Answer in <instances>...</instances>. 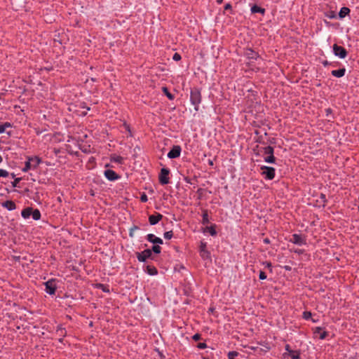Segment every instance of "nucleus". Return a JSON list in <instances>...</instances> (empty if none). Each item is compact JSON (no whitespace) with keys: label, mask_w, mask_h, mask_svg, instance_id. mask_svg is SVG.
I'll return each instance as SVG.
<instances>
[{"label":"nucleus","mask_w":359,"mask_h":359,"mask_svg":"<svg viewBox=\"0 0 359 359\" xmlns=\"http://www.w3.org/2000/svg\"><path fill=\"white\" fill-rule=\"evenodd\" d=\"M25 166L22 168V172H27L32 169L35 170L42 163V160L38 156H27Z\"/></svg>","instance_id":"1"},{"label":"nucleus","mask_w":359,"mask_h":359,"mask_svg":"<svg viewBox=\"0 0 359 359\" xmlns=\"http://www.w3.org/2000/svg\"><path fill=\"white\" fill-rule=\"evenodd\" d=\"M31 216L32 217L33 219L39 220L41 219V215L39 210H38V209L34 210L32 208V213Z\"/></svg>","instance_id":"25"},{"label":"nucleus","mask_w":359,"mask_h":359,"mask_svg":"<svg viewBox=\"0 0 359 359\" xmlns=\"http://www.w3.org/2000/svg\"><path fill=\"white\" fill-rule=\"evenodd\" d=\"M123 126H124V127H125L126 130H128V131L129 132L130 135V136H132L130 126H129V125H128V124H127V123H126L123 124Z\"/></svg>","instance_id":"50"},{"label":"nucleus","mask_w":359,"mask_h":359,"mask_svg":"<svg viewBox=\"0 0 359 359\" xmlns=\"http://www.w3.org/2000/svg\"><path fill=\"white\" fill-rule=\"evenodd\" d=\"M203 359H209V358H206V357H203Z\"/></svg>","instance_id":"63"},{"label":"nucleus","mask_w":359,"mask_h":359,"mask_svg":"<svg viewBox=\"0 0 359 359\" xmlns=\"http://www.w3.org/2000/svg\"><path fill=\"white\" fill-rule=\"evenodd\" d=\"M201 339V335L199 333H196L192 336V339L197 341Z\"/></svg>","instance_id":"44"},{"label":"nucleus","mask_w":359,"mask_h":359,"mask_svg":"<svg viewBox=\"0 0 359 359\" xmlns=\"http://www.w3.org/2000/svg\"><path fill=\"white\" fill-rule=\"evenodd\" d=\"M208 163L209 165L213 166V165H214V159H208Z\"/></svg>","instance_id":"51"},{"label":"nucleus","mask_w":359,"mask_h":359,"mask_svg":"<svg viewBox=\"0 0 359 359\" xmlns=\"http://www.w3.org/2000/svg\"><path fill=\"white\" fill-rule=\"evenodd\" d=\"M86 114H87V111H84V112L82 113L83 116H86Z\"/></svg>","instance_id":"58"},{"label":"nucleus","mask_w":359,"mask_h":359,"mask_svg":"<svg viewBox=\"0 0 359 359\" xmlns=\"http://www.w3.org/2000/svg\"><path fill=\"white\" fill-rule=\"evenodd\" d=\"M63 338H64V337H60V338L59 339V341H60V343H62V342L63 341Z\"/></svg>","instance_id":"55"},{"label":"nucleus","mask_w":359,"mask_h":359,"mask_svg":"<svg viewBox=\"0 0 359 359\" xmlns=\"http://www.w3.org/2000/svg\"><path fill=\"white\" fill-rule=\"evenodd\" d=\"M123 158L121 156L117 155H113L111 156V161L117 163L118 164H123Z\"/></svg>","instance_id":"22"},{"label":"nucleus","mask_w":359,"mask_h":359,"mask_svg":"<svg viewBox=\"0 0 359 359\" xmlns=\"http://www.w3.org/2000/svg\"><path fill=\"white\" fill-rule=\"evenodd\" d=\"M160 244L154 245L150 249L151 250V253L154 252L155 254H160L161 252V248L159 245Z\"/></svg>","instance_id":"31"},{"label":"nucleus","mask_w":359,"mask_h":359,"mask_svg":"<svg viewBox=\"0 0 359 359\" xmlns=\"http://www.w3.org/2000/svg\"><path fill=\"white\" fill-rule=\"evenodd\" d=\"M350 13V9L347 7H342L339 13L340 18H344Z\"/></svg>","instance_id":"23"},{"label":"nucleus","mask_w":359,"mask_h":359,"mask_svg":"<svg viewBox=\"0 0 359 359\" xmlns=\"http://www.w3.org/2000/svg\"><path fill=\"white\" fill-rule=\"evenodd\" d=\"M216 2H217L218 4H222L223 0H216Z\"/></svg>","instance_id":"53"},{"label":"nucleus","mask_w":359,"mask_h":359,"mask_svg":"<svg viewBox=\"0 0 359 359\" xmlns=\"http://www.w3.org/2000/svg\"><path fill=\"white\" fill-rule=\"evenodd\" d=\"M146 239L154 244V245H156V244H163V240L161 238H158V237H156L154 234L153 233H149L146 236Z\"/></svg>","instance_id":"12"},{"label":"nucleus","mask_w":359,"mask_h":359,"mask_svg":"<svg viewBox=\"0 0 359 359\" xmlns=\"http://www.w3.org/2000/svg\"><path fill=\"white\" fill-rule=\"evenodd\" d=\"M304 318L306 320H309L311 317V313L309 311H305L303 313Z\"/></svg>","instance_id":"45"},{"label":"nucleus","mask_w":359,"mask_h":359,"mask_svg":"<svg viewBox=\"0 0 359 359\" xmlns=\"http://www.w3.org/2000/svg\"><path fill=\"white\" fill-rule=\"evenodd\" d=\"M289 354L292 359H299V354L297 351H290Z\"/></svg>","instance_id":"34"},{"label":"nucleus","mask_w":359,"mask_h":359,"mask_svg":"<svg viewBox=\"0 0 359 359\" xmlns=\"http://www.w3.org/2000/svg\"><path fill=\"white\" fill-rule=\"evenodd\" d=\"M244 118H245V119H247V115H245V116H244Z\"/></svg>","instance_id":"62"},{"label":"nucleus","mask_w":359,"mask_h":359,"mask_svg":"<svg viewBox=\"0 0 359 359\" xmlns=\"http://www.w3.org/2000/svg\"><path fill=\"white\" fill-rule=\"evenodd\" d=\"M197 347L199 349H204L207 347V344L205 343H199L198 344Z\"/></svg>","instance_id":"47"},{"label":"nucleus","mask_w":359,"mask_h":359,"mask_svg":"<svg viewBox=\"0 0 359 359\" xmlns=\"http://www.w3.org/2000/svg\"><path fill=\"white\" fill-rule=\"evenodd\" d=\"M2 206L6 208L8 210L11 211L16 209V205L13 201H6L2 203Z\"/></svg>","instance_id":"14"},{"label":"nucleus","mask_w":359,"mask_h":359,"mask_svg":"<svg viewBox=\"0 0 359 359\" xmlns=\"http://www.w3.org/2000/svg\"><path fill=\"white\" fill-rule=\"evenodd\" d=\"M139 229V227L136 225H133L129 230V236L130 238L134 237V232L135 230Z\"/></svg>","instance_id":"33"},{"label":"nucleus","mask_w":359,"mask_h":359,"mask_svg":"<svg viewBox=\"0 0 359 359\" xmlns=\"http://www.w3.org/2000/svg\"><path fill=\"white\" fill-rule=\"evenodd\" d=\"M96 288L102 290L104 292L109 293L110 292L109 289V285L97 283L96 284Z\"/></svg>","instance_id":"27"},{"label":"nucleus","mask_w":359,"mask_h":359,"mask_svg":"<svg viewBox=\"0 0 359 359\" xmlns=\"http://www.w3.org/2000/svg\"><path fill=\"white\" fill-rule=\"evenodd\" d=\"M238 355V353L236 351H230L228 353L229 359H235V357Z\"/></svg>","instance_id":"37"},{"label":"nucleus","mask_w":359,"mask_h":359,"mask_svg":"<svg viewBox=\"0 0 359 359\" xmlns=\"http://www.w3.org/2000/svg\"><path fill=\"white\" fill-rule=\"evenodd\" d=\"M248 69H250V62L248 61Z\"/></svg>","instance_id":"59"},{"label":"nucleus","mask_w":359,"mask_h":359,"mask_svg":"<svg viewBox=\"0 0 359 359\" xmlns=\"http://www.w3.org/2000/svg\"><path fill=\"white\" fill-rule=\"evenodd\" d=\"M264 160L267 163H272L275 161V157L273 156V155L270 154L269 156H266L264 157Z\"/></svg>","instance_id":"32"},{"label":"nucleus","mask_w":359,"mask_h":359,"mask_svg":"<svg viewBox=\"0 0 359 359\" xmlns=\"http://www.w3.org/2000/svg\"><path fill=\"white\" fill-rule=\"evenodd\" d=\"M290 241L298 245H302L306 243L305 239L302 236L298 234H293Z\"/></svg>","instance_id":"13"},{"label":"nucleus","mask_w":359,"mask_h":359,"mask_svg":"<svg viewBox=\"0 0 359 359\" xmlns=\"http://www.w3.org/2000/svg\"><path fill=\"white\" fill-rule=\"evenodd\" d=\"M315 334L318 336L320 339H324L327 336V332L323 331L321 327H316Z\"/></svg>","instance_id":"19"},{"label":"nucleus","mask_w":359,"mask_h":359,"mask_svg":"<svg viewBox=\"0 0 359 359\" xmlns=\"http://www.w3.org/2000/svg\"><path fill=\"white\" fill-rule=\"evenodd\" d=\"M22 177H16V178H15L14 180L11 182L12 187H18V184L22 180Z\"/></svg>","instance_id":"35"},{"label":"nucleus","mask_w":359,"mask_h":359,"mask_svg":"<svg viewBox=\"0 0 359 359\" xmlns=\"http://www.w3.org/2000/svg\"><path fill=\"white\" fill-rule=\"evenodd\" d=\"M264 242L265 243H269V242H270V241H269V239L266 238H264Z\"/></svg>","instance_id":"52"},{"label":"nucleus","mask_w":359,"mask_h":359,"mask_svg":"<svg viewBox=\"0 0 359 359\" xmlns=\"http://www.w3.org/2000/svg\"><path fill=\"white\" fill-rule=\"evenodd\" d=\"M250 11H251V13H261V14H264V12H265V10L257 5H254L251 7L250 8Z\"/></svg>","instance_id":"21"},{"label":"nucleus","mask_w":359,"mask_h":359,"mask_svg":"<svg viewBox=\"0 0 359 359\" xmlns=\"http://www.w3.org/2000/svg\"><path fill=\"white\" fill-rule=\"evenodd\" d=\"M9 175V172L4 169H0V177H7Z\"/></svg>","instance_id":"38"},{"label":"nucleus","mask_w":359,"mask_h":359,"mask_svg":"<svg viewBox=\"0 0 359 359\" xmlns=\"http://www.w3.org/2000/svg\"><path fill=\"white\" fill-rule=\"evenodd\" d=\"M182 151V148L180 145H174L170 151L168 153L167 156L168 158L173 159L180 157Z\"/></svg>","instance_id":"9"},{"label":"nucleus","mask_w":359,"mask_h":359,"mask_svg":"<svg viewBox=\"0 0 359 359\" xmlns=\"http://www.w3.org/2000/svg\"><path fill=\"white\" fill-rule=\"evenodd\" d=\"M155 351L157 352L160 359H166L165 355L159 350V348H156Z\"/></svg>","instance_id":"41"},{"label":"nucleus","mask_w":359,"mask_h":359,"mask_svg":"<svg viewBox=\"0 0 359 359\" xmlns=\"http://www.w3.org/2000/svg\"><path fill=\"white\" fill-rule=\"evenodd\" d=\"M32 213V208L27 207L24 208L21 212V215L24 219H28Z\"/></svg>","instance_id":"17"},{"label":"nucleus","mask_w":359,"mask_h":359,"mask_svg":"<svg viewBox=\"0 0 359 359\" xmlns=\"http://www.w3.org/2000/svg\"><path fill=\"white\" fill-rule=\"evenodd\" d=\"M163 216L158 213L156 212L155 215H151L149 216V222L151 225H155L158 224L162 219Z\"/></svg>","instance_id":"11"},{"label":"nucleus","mask_w":359,"mask_h":359,"mask_svg":"<svg viewBox=\"0 0 359 359\" xmlns=\"http://www.w3.org/2000/svg\"><path fill=\"white\" fill-rule=\"evenodd\" d=\"M162 91L163 92V93L166 95V97L170 100H174V98H175L174 95H172V93H170V91L168 90L167 87H163L162 88Z\"/></svg>","instance_id":"28"},{"label":"nucleus","mask_w":359,"mask_h":359,"mask_svg":"<svg viewBox=\"0 0 359 359\" xmlns=\"http://www.w3.org/2000/svg\"><path fill=\"white\" fill-rule=\"evenodd\" d=\"M205 231H208L210 233V234L212 236H215L217 235V231L215 229V224H212L210 226H207L205 228Z\"/></svg>","instance_id":"26"},{"label":"nucleus","mask_w":359,"mask_h":359,"mask_svg":"<svg viewBox=\"0 0 359 359\" xmlns=\"http://www.w3.org/2000/svg\"><path fill=\"white\" fill-rule=\"evenodd\" d=\"M7 134H8V135H11V132H7Z\"/></svg>","instance_id":"61"},{"label":"nucleus","mask_w":359,"mask_h":359,"mask_svg":"<svg viewBox=\"0 0 359 359\" xmlns=\"http://www.w3.org/2000/svg\"><path fill=\"white\" fill-rule=\"evenodd\" d=\"M170 171L167 168H161L158 175V181L161 185H165L170 183L169 175Z\"/></svg>","instance_id":"5"},{"label":"nucleus","mask_w":359,"mask_h":359,"mask_svg":"<svg viewBox=\"0 0 359 359\" xmlns=\"http://www.w3.org/2000/svg\"><path fill=\"white\" fill-rule=\"evenodd\" d=\"M201 90L197 88L191 89L190 92V101L191 103L194 106L196 111L198 110L199 104L201 102Z\"/></svg>","instance_id":"2"},{"label":"nucleus","mask_w":359,"mask_h":359,"mask_svg":"<svg viewBox=\"0 0 359 359\" xmlns=\"http://www.w3.org/2000/svg\"><path fill=\"white\" fill-rule=\"evenodd\" d=\"M104 177L109 181H116L121 178V176L118 175L113 170L107 169L104 172Z\"/></svg>","instance_id":"10"},{"label":"nucleus","mask_w":359,"mask_h":359,"mask_svg":"<svg viewBox=\"0 0 359 359\" xmlns=\"http://www.w3.org/2000/svg\"><path fill=\"white\" fill-rule=\"evenodd\" d=\"M285 349H286L287 351H288L289 352H290V351H291V350L290 349V346H289V345H286V346H285Z\"/></svg>","instance_id":"54"},{"label":"nucleus","mask_w":359,"mask_h":359,"mask_svg":"<svg viewBox=\"0 0 359 359\" xmlns=\"http://www.w3.org/2000/svg\"><path fill=\"white\" fill-rule=\"evenodd\" d=\"M13 125L10 122H5L2 124H0V134L6 132V129L8 128H12Z\"/></svg>","instance_id":"24"},{"label":"nucleus","mask_w":359,"mask_h":359,"mask_svg":"<svg viewBox=\"0 0 359 359\" xmlns=\"http://www.w3.org/2000/svg\"><path fill=\"white\" fill-rule=\"evenodd\" d=\"M262 174L267 180H272L275 177V169L272 167L262 166L261 168Z\"/></svg>","instance_id":"8"},{"label":"nucleus","mask_w":359,"mask_h":359,"mask_svg":"<svg viewBox=\"0 0 359 359\" xmlns=\"http://www.w3.org/2000/svg\"><path fill=\"white\" fill-rule=\"evenodd\" d=\"M264 152L266 156L273 155V148L271 146L264 147Z\"/></svg>","instance_id":"30"},{"label":"nucleus","mask_w":359,"mask_h":359,"mask_svg":"<svg viewBox=\"0 0 359 359\" xmlns=\"http://www.w3.org/2000/svg\"><path fill=\"white\" fill-rule=\"evenodd\" d=\"M136 257L140 262H145L147 259H152V253L150 249H146L140 252H136Z\"/></svg>","instance_id":"6"},{"label":"nucleus","mask_w":359,"mask_h":359,"mask_svg":"<svg viewBox=\"0 0 359 359\" xmlns=\"http://www.w3.org/2000/svg\"><path fill=\"white\" fill-rule=\"evenodd\" d=\"M182 59V56L180 53H175L172 56V60L175 61H180Z\"/></svg>","instance_id":"43"},{"label":"nucleus","mask_w":359,"mask_h":359,"mask_svg":"<svg viewBox=\"0 0 359 359\" xmlns=\"http://www.w3.org/2000/svg\"><path fill=\"white\" fill-rule=\"evenodd\" d=\"M229 11L232 10V6L230 3H228L224 6V11H229Z\"/></svg>","instance_id":"49"},{"label":"nucleus","mask_w":359,"mask_h":359,"mask_svg":"<svg viewBox=\"0 0 359 359\" xmlns=\"http://www.w3.org/2000/svg\"><path fill=\"white\" fill-rule=\"evenodd\" d=\"M145 272L150 276H155L158 273L157 269L153 265H147L146 266Z\"/></svg>","instance_id":"16"},{"label":"nucleus","mask_w":359,"mask_h":359,"mask_svg":"<svg viewBox=\"0 0 359 359\" xmlns=\"http://www.w3.org/2000/svg\"><path fill=\"white\" fill-rule=\"evenodd\" d=\"M148 201L147 195L144 192L140 196V201L142 203H146Z\"/></svg>","instance_id":"40"},{"label":"nucleus","mask_w":359,"mask_h":359,"mask_svg":"<svg viewBox=\"0 0 359 359\" xmlns=\"http://www.w3.org/2000/svg\"><path fill=\"white\" fill-rule=\"evenodd\" d=\"M80 107L83 109H86L87 111H89L90 108L86 105L85 102H81L80 104Z\"/></svg>","instance_id":"48"},{"label":"nucleus","mask_w":359,"mask_h":359,"mask_svg":"<svg viewBox=\"0 0 359 359\" xmlns=\"http://www.w3.org/2000/svg\"><path fill=\"white\" fill-rule=\"evenodd\" d=\"M57 279L51 278L44 283L46 292L50 295H54L57 288Z\"/></svg>","instance_id":"3"},{"label":"nucleus","mask_w":359,"mask_h":359,"mask_svg":"<svg viewBox=\"0 0 359 359\" xmlns=\"http://www.w3.org/2000/svg\"><path fill=\"white\" fill-rule=\"evenodd\" d=\"M259 277L260 280H264L266 278V275L263 271H259Z\"/></svg>","instance_id":"46"},{"label":"nucleus","mask_w":359,"mask_h":359,"mask_svg":"<svg viewBox=\"0 0 359 359\" xmlns=\"http://www.w3.org/2000/svg\"><path fill=\"white\" fill-rule=\"evenodd\" d=\"M56 334L60 337H65L67 335L66 329L63 327L62 325H59L57 327Z\"/></svg>","instance_id":"18"},{"label":"nucleus","mask_w":359,"mask_h":359,"mask_svg":"<svg viewBox=\"0 0 359 359\" xmlns=\"http://www.w3.org/2000/svg\"><path fill=\"white\" fill-rule=\"evenodd\" d=\"M201 222L203 225H205V224H208L210 223L208 210H203L202 222Z\"/></svg>","instance_id":"20"},{"label":"nucleus","mask_w":359,"mask_h":359,"mask_svg":"<svg viewBox=\"0 0 359 359\" xmlns=\"http://www.w3.org/2000/svg\"><path fill=\"white\" fill-rule=\"evenodd\" d=\"M91 81H96L97 80H96V79H93V78H92V79H91Z\"/></svg>","instance_id":"60"},{"label":"nucleus","mask_w":359,"mask_h":359,"mask_svg":"<svg viewBox=\"0 0 359 359\" xmlns=\"http://www.w3.org/2000/svg\"><path fill=\"white\" fill-rule=\"evenodd\" d=\"M3 161V158L2 156L0 155V163Z\"/></svg>","instance_id":"57"},{"label":"nucleus","mask_w":359,"mask_h":359,"mask_svg":"<svg viewBox=\"0 0 359 359\" xmlns=\"http://www.w3.org/2000/svg\"><path fill=\"white\" fill-rule=\"evenodd\" d=\"M259 57V55L257 53H255L254 50L248 48V60L252 59V60H257Z\"/></svg>","instance_id":"29"},{"label":"nucleus","mask_w":359,"mask_h":359,"mask_svg":"<svg viewBox=\"0 0 359 359\" xmlns=\"http://www.w3.org/2000/svg\"><path fill=\"white\" fill-rule=\"evenodd\" d=\"M184 180L187 183L190 184H195V182H194V181H196V182L197 181V180H196V177H194V180H192V179L189 178V177H185L184 178Z\"/></svg>","instance_id":"39"},{"label":"nucleus","mask_w":359,"mask_h":359,"mask_svg":"<svg viewBox=\"0 0 359 359\" xmlns=\"http://www.w3.org/2000/svg\"><path fill=\"white\" fill-rule=\"evenodd\" d=\"M345 73H346V69L345 68H341V69H339L332 70L331 72L332 75L335 76V77H337V78H341V77L344 76Z\"/></svg>","instance_id":"15"},{"label":"nucleus","mask_w":359,"mask_h":359,"mask_svg":"<svg viewBox=\"0 0 359 359\" xmlns=\"http://www.w3.org/2000/svg\"><path fill=\"white\" fill-rule=\"evenodd\" d=\"M11 177H12V178H14V179H15V174H14V173H11Z\"/></svg>","instance_id":"56"},{"label":"nucleus","mask_w":359,"mask_h":359,"mask_svg":"<svg viewBox=\"0 0 359 359\" xmlns=\"http://www.w3.org/2000/svg\"><path fill=\"white\" fill-rule=\"evenodd\" d=\"M199 253L203 260H208L210 262L212 261L210 252L207 250V243L201 241L199 246Z\"/></svg>","instance_id":"4"},{"label":"nucleus","mask_w":359,"mask_h":359,"mask_svg":"<svg viewBox=\"0 0 359 359\" xmlns=\"http://www.w3.org/2000/svg\"><path fill=\"white\" fill-rule=\"evenodd\" d=\"M163 236L165 239H171L173 236V233L172 231H166L164 233Z\"/></svg>","instance_id":"36"},{"label":"nucleus","mask_w":359,"mask_h":359,"mask_svg":"<svg viewBox=\"0 0 359 359\" xmlns=\"http://www.w3.org/2000/svg\"><path fill=\"white\" fill-rule=\"evenodd\" d=\"M203 191H204L203 189H202V188L198 189L197 194H198V200L202 199Z\"/></svg>","instance_id":"42"},{"label":"nucleus","mask_w":359,"mask_h":359,"mask_svg":"<svg viewBox=\"0 0 359 359\" xmlns=\"http://www.w3.org/2000/svg\"><path fill=\"white\" fill-rule=\"evenodd\" d=\"M333 53L341 59H344L348 54L347 50L344 47L338 46L337 44L333 45Z\"/></svg>","instance_id":"7"}]
</instances>
